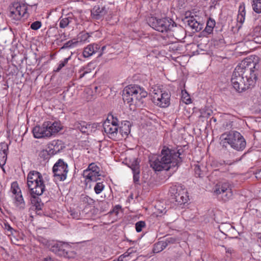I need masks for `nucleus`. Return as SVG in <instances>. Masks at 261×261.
Wrapping results in <instances>:
<instances>
[{
	"mask_svg": "<svg viewBox=\"0 0 261 261\" xmlns=\"http://www.w3.org/2000/svg\"><path fill=\"white\" fill-rule=\"evenodd\" d=\"M253 10L256 13H261V0H250Z\"/></svg>",
	"mask_w": 261,
	"mask_h": 261,
	"instance_id": "a878e982",
	"label": "nucleus"
},
{
	"mask_svg": "<svg viewBox=\"0 0 261 261\" xmlns=\"http://www.w3.org/2000/svg\"><path fill=\"white\" fill-rule=\"evenodd\" d=\"M19 190H20L19 189V188H18V187H17V188H13V189H12V193H13L15 195H17V194H18V192H19Z\"/></svg>",
	"mask_w": 261,
	"mask_h": 261,
	"instance_id": "6e6d98bb",
	"label": "nucleus"
},
{
	"mask_svg": "<svg viewBox=\"0 0 261 261\" xmlns=\"http://www.w3.org/2000/svg\"><path fill=\"white\" fill-rule=\"evenodd\" d=\"M221 143L223 146L229 145L231 148L237 150H243L246 142L243 136L238 132L230 131L221 136Z\"/></svg>",
	"mask_w": 261,
	"mask_h": 261,
	"instance_id": "39448f33",
	"label": "nucleus"
},
{
	"mask_svg": "<svg viewBox=\"0 0 261 261\" xmlns=\"http://www.w3.org/2000/svg\"><path fill=\"white\" fill-rule=\"evenodd\" d=\"M128 255H129V253L126 252V253H125L123 255V258H125V257H126L128 256Z\"/></svg>",
	"mask_w": 261,
	"mask_h": 261,
	"instance_id": "13d9d810",
	"label": "nucleus"
},
{
	"mask_svg": "<svg viewBox=\"0 0 261 261\" xmlns=\"http://www.w3.org/2000/svg\"><path fill=\"white\" fill-rule=\"evenodd\" d=\"M15 204L20 210H23L25 207V203L21 194L20 190L15 196Z\"/></svg>",
	"mask_w": 261,
	"mask_h": 261,
	"instance_id": "5701e85b",
	"label": "nucleus"
},
{
	"mask_svg": "<svg viewBox=\"0 0 261 261\" xmlns=\"http://www.w3.org/2000/svg\"><path fill=\"white\" fill-rule=\"evenodd\" d=\"M53 172L54 180L56 182L63 181L65 179V164L62 159H59L53 166Z\"/></svg>",
	"mask_w": 261,
	"mask_h": 261,
	"instance_id": "ddd939ff",
	"label": "nucleus"
},
{
	"mask_svg": "<svg viewBox=\"0 0 261 261\" xmlns=\"http://www.w3.org/2000/svg\"><path fill=\"white\" fill-rule=\"evenodd\" d=\"M100 49V45L97 43H91L88 45L84 48L83 56L84 58H89L96 53Z\"/></svg>",
	"mask_w": 261,
	"mask_h": 261,
	"instance_id": "f3484780",
	"label": "nucleus"
},
{
	"mask_svg": "<svg viewBox=\"0 0 261 261\" xmlns=\"http://www.w3.org/2000/svg\"><path fill=\"white\" fill-rule=\"evenodd\" d=\"M106 48V46H103L101 48H100V49L98 51V53H99V54H98V57H100L102 56V55L103 54V51L104 50V49Z\"/></svg>",
	"mask_w": 261,
	"mask_h": 261,
	"instance_id": "864d4df0",
	"label": "nucleus"
},
{
	"mask_svg": "<svg viewBox=\"0 0 261 261\" xmlns=\"http://www.w3.org/2000/svg\"><path fill=\"white\" fill-rule=\"evenodd\" d=\"M216 24L215 20L211 18H209L206 22V26L204 31L208 34H211Z\"/></svg>",
	"mask_w": 261,
	"mask_h": 261,
	"instance_id": "393cba45",
	"label": "nucleus"
},
{
	"mask_svg": "<svg viewBox=\"0 0 261 261\" xmlns=\"http://www.w3.org/2000/svg\"><path fill=\"white\" fill-rule=\"evenodd\" d=\"M140 172H134L133 173V179L134 181L136 184H138L139 181L140 179Z\"/></svg>",
	"mask_w": 261,
	"mask_h": 261,
	"instance_id": "c03bdc74",
	"label": "nucleus"
},
{
	"mask_svg": "<svg viewBox=\"0 0 261 261\" xmlns=\"http://www.w3.org/2000/svg\"><path fill=\"white\" fill-rule=\"evenodd\" d=\"M164 243L167 244V247L170 244H173L177 242L176 238L174 237H168L163 241Z\"/></svg>",
	"mask_w": 261,
	"mask_h": 261,
	"instance_id": "58836bf2",
	"label": "nucleus"
},
{
	"mask_svg": "<svg viewBox=\"0 0 261 261\" xmlns=\"http://www.w3.org/2000/svg\"><path fill=\"white\" fill-rule=\"evenodd\" d=\"M147 96V92L142 87L137 85H130L126 87L122 94L124 102L130 106H140L143 103V98Z\"/></svg>",
	"mask_w": 261,
	"mask_h": 261,
	"instance_id": "7ed1b4c3",
	"label": "nucleus"
},
{
	"mask_svg": "<svg viewBox=\"0 0 261 261\" xmlns=\"http://www.w3.org/2000/svg\"><path fill=\"white\" fill-rule=\"evenodd\" d=\"M225 251L227 253L231 254L233 252L234 250L233 249H232L231 248H225Z\"/></svg>",
	"mask_w": 261,
	"mask_h": 261,
	"instance_id": "5fc2aeb1",
	"label": "nucleus"
},
{
	"mask_svg": "<svg viewBox=\"0 0 261 261\" xmlns=\"http://www.w3.org/2000/svg\"><path fill=\"white\" fill-rule=\"evenodd\" d=\"M41 22L39 21H36L33 22L31 24V28L34 30H37L41 27Z\"/></svg>",
	"mask_w": 261,
	"mask_h": 261,
	"instance_id": "a19ab883",
	"label": "nucleus"
},
{
	"mask_svg": "<svg viewBox=\"0 0 261 261\" xmlns=\"http://www.w3.org/2000/svg\"><path fill=\"white\" fill-rule=\"evenodd\" d=\"M69 213L72 218L75 219H79L80 218V214L79 212L74 210H70Z\"/></svg>",
	"mask_w": 261,
	"mask_h": 261,
	"instance_id": "ea45409f",
	"label": "nucleus"
},
{
	"mask_svg": "<svg viewBox=\"0 0 261 261\" xmlns=\"http://www.w3.org/2000/svg\"><path fill=\"white\" fill-rule=\"evenodd\" d=\"M89 65H88L87 67H83L80 70L79 73L80 79L84 77L86 74L91 72V71L90 68L89 67Z\"/></svg>",
	"mask_w": 261,
	"mask_h": 261,
	"instance_id": "473e14b6",
	"label": "nucleus"
},
{
	"mask_svg": "<svg viewBox=\"0 0 261 261\" xmlns=\"http://www.w3.org/2000/svg\"><path fill=\"white\" fill-rule=\"evenodd\" d=\"M1 36L2 38L3 41L4 42H6L7 40L9 39V35H11L9 32L8 33L6 32H3L1 33Z\"/></svg>",
	"mask_w": 261,
	"mask_h": 261,
	"instance_id": "a18cd8bd",
	"label": "nucleus"
},
{
	"mask_svg": "<svg viewBox=\"0 0 261 261\" xmlns=\"http://www.w3.org/2000/svg\"><path fill=\"white\" fill-rule=\"evenodd\" d=\"M69 128L73 129H79L84 134H89L90 132H91L92 126L91 124H88L85 121H76L71 123Z\"/></svg>",
	"mask_w": 261,
	"mask_h": 261,
	"instance_id": "2eb2a0df",
	"label": "nucleus"
},
{
	"mask_svg": "<svg viewBox=\"0 0 261 261\" xmlns=\"http://www.w3.org/2000/svg\"><path fill=\"white\" fill-rule=\"evenodd\" d=\"M183 152L184 150L181 147L173 149L164 146L160 155L153 156L150 160V166L158 171L178 167L182 161L180 155Z\"/></svg>",
	"mask_w": 261,
	"mask_h": 261,
	"instance_id": "f03ea898",
	"label": "nucleus"
},
{
	"mask_svg": "<svg viewBox=\"0 0 261 261\" xmlns=\"http://www.w3.org/2000/svg\"><path fill=\"white\" fill-rule=\"evenodd\" d=\"M186 22L194 32H199L203 28V24L198 22L194 16L186 18Z\"/></svg>",
	"mask_w": 261,
	"mask_h": 261,
	"instance_id": "a211bd4d",
	"label": "nucleus"
},
{
	"mask_svg": "<svg viewBox=\"0 0 261 261\" xmlns=\"http://www.w3.org/2000/svg\"><path fill=\"white\" fill-rule=\"evenodd\" d=\"M109 203L105 200L100 201L98 202V208L101 212L107 211L109 209Z\"/></svg>",
	"mask_w": 261,
	"mask_h": 261,
	"instance_id": "c85d7f7f",
	"label": "nucleus"
},
{
	"mask_svg": "<svg viewBox=\"0 0 261 261\" xmlns=\"http://www.w3.org/2000/svg\"><path fill=\"white\" fill-rule=\"evenodd\" d=\"M80 200L84 204L87 205H93L95 203V201L93 199L85 194H82L80 196Z\"/></svg>",
	"mask_w": 261,
	"mask_h": 261,
	"instance_id": "bb28decb",
	"label": "nucleus"
},
{
	"mask_svg": "<svg viewBox=\"0 0 261 261\" xmlns=\"http://www.w3.org/2000/svg\"><path fill=\"white\" fill-rule=\"evenodd\" d=\"M220 45L221 46H223L224 45V40L223 39H220L219 40H215L214 41V45Z\"/></svg>",
	"mask_w": 261,
	"mask_h": 261,
	"instance_id": "49530a36",
	"label": "nucleus"
},
{
	"mask_svg": "<svg viewBox=\"0 0 261 261\" xmlns=\"http://www.w3.org/2000/svg\"><path fill=\"white\" fill-rule=\"evenodd\" d=\"M104 132L108 137L112 139H115L118 133L119 126L117 125L110 124V119H107L103 124Z\"/></svg>",
	"mask_w": 261,
	"mask_h": 261,
	"instance_id": "4468645a",
	"label": "nucleus"
},
{
	"mask_svg": "<svg viewBox=\"0 0 261 261\" xmlns=\"http://www.w3.org/2000/svg\"><path fill=\"white\" fill-rule=\"evenodd\" d=\"M121 209V206L120 205H116L114 206L113 210V212L115 213L116 215H118L119 211Z\"/></svg>",
	"mask_w": 261,
	"mask_h": 261,
	"instance_id": "de8ad7c7",
	"label": "nucleus"
},
{
	"mask_svg": "<svg viewBox=\"0 0 261 261\" xmlns=\"http://www.w3.org/2000/svg\"><path fill=\"white\" fill-rule=\"evenodd\" d=\"M105 186L102 182H97L94 187V190L96 194H100L103 190Z\"/></svg>",
	"mask_w": 261,
	"mask_h": 261,
	"instance_id": "f704fd0d",
	"label": "nucleus"
},
{
	"mask_svg": "<svg viewBox=\"0 0 261 261\" xmlns=\"http://www.w3.org/2000/svg\"><path fill=\"white\" fill-rule=\"evenodd\" d=\"M172 202H176L177 205H181L187 202L189 196L187 190L181 184H176L171 186L169 189Z\"/></svg>",
	"mask_w": 261,
	"mask_h": 261,
	"instance_id": "6e6552de",
	"label": "nucleus"
},
{
	"mask_svg": "<svg viewBox=\"0 0 261 261\" xmlns=\"http://www.w3.org/2000/svg\"><path fill=\"white\" fill-rule=\"evenodd\" d=\"M64 243L62 242H54L50 245V250L60 256L65 254Z\"/></svg>",
	"mask_w": 261,
	"mask_h": 261,
	"instance_id": "6ab92c4d",
	"label": "nucleus"
},
{
	"mask_svg": "<svg viewBox=\"0 0 261 261\" xmlns=\"http://www.w3.org/2000/svg\"><path fill=\"white\" fill-rule=\"evenodd\" d=\"M246 11L245 4L242 3L240 4L239 8L238 14L237 16V22L239 23L238 24V30H239L241 28L242 24L245 19Z\"/></svg>",
	"mask_w": 261,
	"mask_h": 261,
	"instance_id": "aec40b11",
	"label": "nucleus"
},
{
	"mask_svg": "<svg viewBox=\"0 0 261 261\" xmlns=\"http://www.w3.org/2000/svg\"><path fill=\"white\" fill-rule=\"evenodd\" d=\"M44 261H53L51 258H45Z\"/></svg>",
	"mask_w": 261,
	"mask_h": 261,
	"instance_id": "4d7b16f0",
	"label": "nucleus"
},
{
	"mask_svg": "<svg viewBox=\"0 0 261 261\" xmlns=\"http://www.w3.org/2000/svg\"><path fill=\"white\" fill-rule=\"evenodd\" d=\"M65 61L64 62H62V63H61L59 64L58 67L57 68V69L55 70V71H56V72L59 71L60 70V69L65 66Z\"/></svg>",
	"mask_w": 261,
	"mask_h": 261,
	"instance_id": "3c124183",
	"label": "nucleus"
},
{
	"mask_svg": "<svg viewBox=\"0 0 261 261\" xmlns=\"http://www.w3.org/2000/svg\"><path fill=\"white\" fill-rule=\"evenodd\" d=\"M107 12V10L105 7L96 5L91 10V16L93 19L98 20L102 18Z\"/></svg>",
	"mask_w": 261,
	"mask_h": 261,
	"instance_id": "dca6fc26",
	"label": "nucleus"
},
{
	"mask_svg": "<svg viewBox=\"0 0 261 261\" xmlns=\"http://www.w3.org/2000/svg\"><path fill=\"white\" fill-rule=\"evenodd\" d=\"M109 118L110 119V124H114L118 125V120L117 118H114L113 115H109L107 119H109Z\"/></svg>",
	"mask_w": 261,
	"mask_h": 261,
	"instance_id": "79ce46f5",
	"label": "nucleus"
},
{
	"mask_svg": "<svg viewBox=\"0 0 261 261\" xmlns=\"http://www.w3.org/2000/svg\"><path fill=\"white\" fill-rule=\"evenodd\" d=\"M178 29L183 32V29L180 27H179Z\"/></svg>",
	"mask_w": 261,
	"mask_h": 261,
	"instance_id": "052dcab7",
	"label": "nucleus"
},
{
	"mask_svg": "<svg viewBox=\"0 0 261 261\" xmlns=\"http://www.w3.org/2000/svg\"><path fill=\"white\" fill-rule=\"evenodd\" d=\"M10 17L14 20H19L22 17H27V7L19 2L12 3L9 7Z\"/></svg>",
	"mask_w": 261,
	"mask_h": 261,
	"instance_id": "9d476101",
	"label": "nucleus"
},
{
	"mask_svg": "<svg viewBox=\"0 0 261 261\" xmlns=\"http://www.w3.org/2000/svg\"><path fill=\"white\" fill-rule=\"evenodd\" d=\"M69 53L72 54V51H69Z\"/></svg>",
	"mask_w": 261,
	"mask_h": 261,
	"instance_id": "e2e57ef3",
	"label": "nucleus"
},
{
	"mask_svg": "<svg viewBox=\"0 0 261 261\" xmlns=\"http://www.w3.org/2000/svg\"><path fill=\"white\" fill-rule=\"evenodd\" d=\"M64 47H65V45H63V47H62V48H64Z\"/></svg>",
	"mask_w": 261,
	"mask_h": 261,
	"instance_id": "0e129e2a",
	"label": "nucleus"
},
{
	"mask_svg": "<svg viewBox=\"0 0 261 261\" xmlns=\"http://www.w3.org/2000/svg\"><path fill=\"white\" fill-rule=\"evenodd\" d=\"M212 120H213L214 122L216 121V118L214 117H212Z\"/></svg>",
	"mask_w": 261,
	"mask_h": 261,
	"instance_id": "bf43d9fd",
	"label": "nucleus"
},
{
	"mask_svg": "<svg viewBox=\"0 0 261 261\" xmlns=\"http://www.w3.org/2000/svg\"><path fill=\"white\" fill-rule=\"evenodd\" d=\"M170 95L165 91H159L152 96L153 102L161 108H167L170 105Z\"/></svg>",
	"mask_w": 261,
	"mask_h": 261,
	"instance_id": "f8f14e48",
	"label": "nucleus"
},
{
	"mask_svg": "<svg viewBox=\"0 0 261 261\" xmlns=\"http://www.w3.org/2000/svg\"><path fill=\"white\" fill-rule=\"evenodd\" d=\"M6 148L4 149H0V166L4 170L3 166L6 164L7 159V153L8 147L7 145L5 146Z\"/></svg>",
	"mask_w": 261,
	"mask_h": 261,
	"instance_id": "4be33fe9",
	"label": "nucleus"
},
{
	"mask_svg": "<svg viewBox=\"0 0 261 261\" xmlns=\"http://www.w3.org/2000/svg\"><path fill=\"white\" fill-rule=\"evenodd\" d=\"M167 247V244L164 242L163 241H159L154 244L153 252L154 253H159L163 251Z\"/></svg>",
	"mask_w": 261,
	"mask_h": 261,
	"instance_id": "b1692460",
	"label": "nucleus"
},
{
	"mask_svg": "<svg viewBox=\"0 0 261 261\" xmlns=\"http://www.w3.org/2000/svg\"><path fill=\"white\" fill-rule=\"evenodd\" d=\"M223 163H218L217 161H213L212 163V166H215V167H219V165L221 166L223 165Z\"/></svg>",
	"mask_w": 261,
	"mask_h": 261,
	"instance_id": "603ef678",
	"label": "nucleus"
},
{
	"mask_svg": "<svg viewBox=\"0 0 261 261\" xmlns=\"http://www.w3.org/2000/svg\"><path fill=\"white\" fill-rule=\"evenodd\" d=\"M27 186L32 197L36 198L41 195L45 191V185L40 173L36 171H30L28 175Z\"/></svg>",
	"mask_w": 261,
	"mask_h": 261,
	"instance_id": "20e7f679",
	"label": "nucleus"
},
{
	"mask_svg": "<svg viewBox=\"0 0 261 261\" xmlns=\"http://www.w3.org/2000/svg\"><path fill=\"white\" fill-rule=\"evenodd\" d=\"M78 43L79 41L75 38L66 42V49L67 48H71L76 46Z\"/></svg>",
	"mask_w": 261,
	"mask_h": 261,
	"instance_id": "4c0bfd02",
	"label": "nucleus"
},
{
	"mask_svg": "<svg viewBox=\"0 0 261 261\" xmlns=\"http://www.w3.org/2000/svg\"><path fill=\"white\" fill-rule=\"evenodd\" d=\"M51 150L50 149L48 150L47 149H42L38 151V156L41 160L46 162L51 156L53 151L51 152Z\"/></svg>",
	"mask_w": 261,
	"mask_h": 261,
	"instance_id": "412c9836",
	"label": "nucleus"
},
{
	"mask_svg": "<svg viewBox=\"0 0 261 261\" xmlns=\"http://www.w3.org/2000/svg\"><path fill=\"white\" fill-rule=\"evenodd\" d=\"M214 193L225 202L231 199L233 196L231 186L228 182L218 183L214 188Z\"/></svg>",
	"mask_w": 261,
	"mask_h": 261,
	"instance_id": "1a4fd4ad",
	"label": "nucleus"
},
{
	"mask_svg": "<svg viewBox=\"0 0 261 261\" xmlns=\"http://www.w3.org/2000/svg\"><path fill=\"white\" fill-rule=\"evenodd\" d=\"M259 172H261V170L259 171Z\"/></svg>",
	"mask_w": 261,
	"mask_h": 261,
	"instance_id": "69168bd1",
	"label": "nucleus"
},
{
	"mask_svg": "<svg viewBox=\"0 0 261 261\" xmlns=\"http://www.w3.org/2000/svg\"><path fill=\"white\" fill-rule=\"evenodd\" d=\"M62 128L59 122H44L42 126H36L33 129L34 137L41 138L49 137L54 134L59 132Z\"/></svg>",
	"mask_w": 261,
	"mask_h": 261,
	"instance_id": "423d86ee",
	"label": "nucleus"
},
{
	"mask_svg": "<svg viewBox=\"0 0 261 261\" xmlns=\"http://www.w3.org/2000/svg\"><path fill=\"white\" fill-rule=\"evenodd\" d=\"M130 132V129L128 124L126 125L124 124V126L119 127L118 132L121 135L122 137L127 136Z\"/></svg>",
	"mask_w": 261,
	"mask_h": 261,
	"instance_id": "cd10ccee",
	"label": "nucleus"
},
{
	"mask_svg": "<svg viewBox=\"0 0 261 261\" xmlns=\"http://www.w3.org/2000/svg\"><path fill=\"white\" fill-rule=\"evenodd\" d=\"M146 226V223L145 221H139L137 222L135 224V228L136 231L140 232L142 230V229Z\"/></svg>",
	"mask_w": 261,
	"mask_h": 261,
	"instance_id": "72a5a7b5",
	"label": "nucleus"
},
{
	"mask_svg": "<svg viewBox=\"0 0 261 261\" xmlns=\"http://www.w3.org/2000/svg\"><path fill=\"white\" fill-rule=\"evenodd\" d=\"M66 16H67L66 17V28L68 27V26L69 25V24L70 23H71L72 25H75V21L72 18V16H73L72 14L68 13V14L66 15Z\"/></svg>",
	"mask_w": 261,
	"mask_h": 261,
	"instance_id": "c9c22d12",
	"label": "nucleus"
},
{
	"mask_svg": "<svg viewBox=\"0 0 261 261\" xmlns=\"http://www.w3.org/2000/svg\"><path fill=\"white\" fill-rule=\"evenodd\" d=\"M260 65L258 59H245L235 68L231 83L233 88L241 93L252 88L256 83Z\"/></svg>",
	"mask_w": 261,
	"mask_h": 261,
	"instance_id": "f257e3e1",
	"label": "nucleus"
},
{
	"mask_svg": "<svg viewBox=\"0 0 261 261\" xmlns=\"http://www.w3.org/2000/svg\"><path fill=\"white\" fill-rule=\"evenodd\" d=\"M194 171L196 176L199 177H201L202 173L199 166H196L194 168Z\"/></svg>",
	"mask_w": 261,
	"mask_h": 261,
	"instance_id": "37998d69",
	"label": "nucleus"
},
{
	"mask_svg": "<svg viewBox=\"0 0 261 261\" xmlns=\"http://www.w3.org/2000/svg\"><path fill=\"white\" fill-rule=\"evenodd\" d=\"M63 16H62L60 17L61 20L60 22V27L61 28H65V20H64V18H62Z\"/></svg>",
	"mask_w": 261,
	"mask_h": 261,
	"instance_id": "09e8293b",
	"label": "nucleus"
},
{
	"mask_svg": "<svg viewBox=\"0 0 261 261\" xmlns=\"http://www.w3.org/2000/svg\"><path fill=\"white\" fill-rule=\"evenodd\" d=\"M133 172H140V166L137 160L134 161L130 166Z\"/></svg>",
	"mask_w": 261,
	"mask_h": 261,
	"instance_id": "e433bc0d",
	"label": "nucleus"
},
{
	"mask_svg": "<svg viewBox=\"0 0 261 261\" xmlns=\"http://www.w3.org/2000/svg\"><path fill=\"white\" fill-rule=\"evenodd\" d=\"M3 228L5 230V233L8 236L13 235L14 232H16V231L8 223H4Z\"/></svg>",
	"mask_w": 261,
	"mask_h": 261,
	"instance_id": "c756f323",
	"label": "nucleus"
},
{
	"mask_svg": "<svg viewBox=\"0 0 261 261\" xmlns=\"http://www.w3.org/2000/svg\"><path fill=\"white\" fill-rule=\"evenodd\" d=\"M70 57H69L67 58H66V63L67 62L68 60L70 59Z\"/></svg>",
	"mask_w": 261,
	"mask_h": 261,
	"instance_id": "680f3d73",
	"label": "nucleus"
},
{
	"mask_svg": "<svg viewBox=\"0 0 261 261\" xmlns=\"http://www.w3.org/2000/svg\"><path fill=\"white\" fill-rule=\"evenodd\" d=\"M90 37V35L87 33L82 32L80 33L78 37L79 39V42H89V40Z\"/></svg>",
	"mask_w": 261,
	"mask_h": 261,
	"instance_id": "7c9ffc66",
	"label": "nucleus"
},
{
	"mask_svg": "<svg viewBox=\"0 0 261 261\" xmlns=\"http://www.w3.org/2000/svg\"><path fill=\"white\" fill-rule=\"evenodd\" d=\"M148 24L154 30L162 33L174 31L176 23L169 17L158 18L151 17L148 20Z\"/></svg>",
	"mask_w": 261,
	"mask_h": 261,
	"instance_id": "0eeeda50",
	"label": "nucleus"
},
{
	"mask_svg": "<svg viewBox=\"0 0 261 261\" xmlns=\"http://www.w3.org/2000/svg\"><path fill=\"white\" fill-rule=\"evenodd\" d=\"M181 98L183 101L186 104H189L192 102L190 95L186 90L181 91Z\"/></svg>",
	"mask_w": 261,
	"mask_h": 261,
	"instance_id": "2f4dec72",
	"label": "nucleus"
},
{
	"mask_svg": "<svg viewBox=\"0 0 261 261\" xmlns=\"http://www.w3.org/2000/svg\"><path fill=\"white\" fill-rule=\"evenodd\" d=\"M68 76L71 77L73 76V73H74V68H71L70 69H68Z\"/></svg>",
	"mask_w": 261,
	"mask_h": 261,
	"instance_id": "8fccbe9b",
	"label": "nucleus"
},
{
	"mask_svg": "<svg viewBox=\"0 0 261 261\" xmlns=\"http://www.w3.org/2000/svg\"><path fill=\"white\" fill-rule=\"evenodd\" d=\"M100 169L95 163H93L88 166L87 169L83 171V177L85 179V181L96 182L101 180V174L99 173Z\"/></svg>",
	"mask_w": 261,
	"mask_h": 261,
	"instance_id": "9b49d317",
	"label": "nucleus"
}]
</instances>
